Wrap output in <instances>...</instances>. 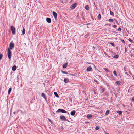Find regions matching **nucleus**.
I'll return each instance as SVG.
<instances>
[{
    "label": "nucleus",
    "mask_w": 134,
    "mask_h": 134,
    "mask_svg": "<svg viewBox=\"0 0 134 134\" xmlns=\"http://www.w3.org/2000/svg\"><path fill=\"white\" fill-rule=\"evenodd\" d=\"M48 120L51 122V123H52V121L49 119H48Z\"/></svg>",
    "instance_id": "40"
},
{
    "label": "nucleus",
    "mask_w": 134,
    "mask_h": 134,
    "mask_svg": "<svg viewBox=\"0 0 134 134\" xmlns=\"http://www.w3.org/2000/svg\"><path fill=\"white\" fill-rule=\"evenodd\" d=\"M113 73L114 74L115 76H117V72L115 70L113 72Z\"/></svg>",
    "instance_id": "25"
},
{
    "label": "nucleus",
    "mask_w": 134,
    "mask_h": 134,
    "mask_svg": "<svg viewBox=\"0 0 134 134\" xmlns=\"http://www.w3.org/2000/svg\"><path fill=\"white\" fill-rule=\"evenodd\" d=\"M120 83V82L119 81H117L115 82V83L117 85H119Z\"/></svg>",
    "instance_id": "29"
},
{
    "label": "nucleus",
    "mask_w": 134,
    "mask_h": 134,
    "mask_svg": "<svg viewBox=\"0 0 134 134\" xmlns=\"http://www.w3.org/2000/svg\"><path fill=\"white\" fill-rule=\"evenodd\" d=\"M15 113H16V112L14 111L13 112V114H15Z\"/></svg>",
    "instance_id": "45"
},
{
    "label": "nucleus",
    "mask_w": 134,
    "mask_h": 134,
    "mask_svg": "<svg viewBox=\"0 0 134 134\" xmlns=\"http://www.w3.org/2000/svg\"><path fill=\"white\" fill-rule=\"evenodd\" d=\"M101 15L100 14L98 15V16L97 19L98 20H100V19Z\"/></svg>",
    "instance_id": "28"
},
{
    "label": "nucleus",
    "mask_w": 134,
    "mask_h": 134,
    "mask_svg": "<svg viewBox=\"0 0 134 134\" xmlns=\"http://www.w3.org/2000/svg\"><path fill=\"white\" fill-rule=\"evenodd\" d=\"M85 9L87 10H88L89 9V7L88 5H86L85 7Z\"/></svg>",
    "instance_id": "17"
},
{
    "label": "nucleus",
    "mask_w": 134,
    "mask_h": 134,
    "mask_svg": "<svg viewBox=\"0 0 134 134\" xmlns=\"http://www.w3.org/2000/svg\"><path fill=\"white\" fill-rule=\"evenodd\" d=\"M104 70L106 72H107V71H108H108V70L106 69V68H104Z\"/></svg>",
    "instance_id": "34"
},
{
    "label": "nucleus",
    "mask_w": 134,
    "mask_h": 134,
    "mask_svg": "<svg viewBox=\"0 0 134 134\" xmlns=\"http://www.w3.org/2000/svg\"><path fill=\"white\" fill-rule=\"evenodd\" d=\"M61 72L62 73H63V74H69L70 75H73V74H69L67 72H66V71H64L62 70H61Z\"/></svg>",
    "instance_id": "9"
},
{
    "label": "nucleus",
    "mask_w": 134,
    "mask_h": 134,
    "mask_svg": "<svg viewBox=\"0 0 134 134\" xmlns=\"http://www.w3.org/2000/svg\"><path fill=\"white\" fill-rule=\"evenodd\" d=\"M60 120L62 121L65 120L66 119V118L63 115H61L60 116Z\"/></svg>",
    "instance_id": "7"
},
{
    "label": "nucleus",
    "mask_w": 134,
    "mask_h": 134,
    "mask_svg": "<svg viewBox=\"0 0 134 134\" xmlns=\"http://www.w3.org/2000/svg\"><path fill=\"white\" fill-rule=\"evenodd\" d=\"M128 40L131 42L132 43L133 42V41L131 39H128Z\"/></svg>",
    "instance_id": "32"
},
{
    "label": "nucleus",
    "mask_w": 134,
    "mask_h": 134,
    "mask_svg": "<svg viewBox=\"0 0 134 134\" xmlns=\"http://www.w3.org/2000/svg\"><path fill=\"white\" fill-rule=\"evenodd\" d=\"M111 77H113V75H111Z\"/></svg>",
    "instance_id": "43"
},
{
    "label": "nucleus",
    "mask_w": 134,
    "mask_h": 134,
    "mask_svg": "<svg viewBox=\"0 0 134 134\" xmlns=\"http://www.w3.org/2000/svg\"><path fill=\"white\" fill-rule=\"evenodd\" d=\"M76 3L73 4L71 6L70 8H71L72 9H74L76 7Z\"/></svg>",
    "instance_id": "6"
},
{
    "label": "nucleus",
    "mask_w": 134,
    "mask_h": 134,
    "mask_svg": "<svg viewBox=\"0 0 134 134\" xmlns=\"http://www.w3.org/2000/svg\"><path fill=\"white\" fill-rule=\"evenodd\" d=\"M64 81L65 83H67L69 82V79L68 78H64Z\"/></svg>",
    "instance_id": "14"
},
{
    "label": "nucleus",
    "mask_w": 134,
    "mask_h": 134,
    "mask_svg": "<svg viewBox=\"0 0 134 134\" xmlns=\"http://www.w3.org/2000/svg\"><path fill=\"white\" fill-rule=\"evenodd\" d=\"M82 18H83V19H84L83 18V17H82Z\"/></svg>",
    "instance_id": "51"
},
{
    "label": "nucleus",
    "mask_w": 134,
    "mask_h": 134,
    "mask_svg": "<svg viewBox=\"0 0 134 134\" xmlns=\"http://www.w3.org/2000/svg\"><path fill=\"white\" fill-rule=\"evenodd\" d=\"M8 101H7V103Z\"/></svg>",
    "instance_id": "53"
},
{
    "label": "nucleus",
    "mask_w": 134,
    "mask_h": 134,
    "mask_svg": "<svg viewBox=\"0 0 134 134\" xmlns=\"http://www.w3.org/2000/svg\"><path fill=\"white\" fill-rule=\"evenodd\" d=\"M116 113H118L119 114V115H121V114L122 113V112L121 111H117Z\"/></svg>",
    "instance_id": "24"
},
{
    "label": "nucleus",
    "mask_w": 134,
    "mask_h": 134,
    "mask_svg": "<svg viewBox=\"0 0 134 134\" xmlns=\"http://www.w3.org/2000/svg\"><path fill=\"white\" fill-rule=\"evenodd\" d=\"M112 27L114 28H116L117 27V26H116V25H113L112 26Z\"/></svg>",
    "instance_id": "36"
},
{
    "label": "nucleus",
    "mask_w": 134,
    "mask_h": 134,
    "mask_svg": "<svg viewBox=\"0 0 134 134\" xmlns=\"http://www.w3.org/2000/svg\"><path fill=\"white\" fill-rule=\"evenodd\" d=\"M132 110V109H131V108H130L129 107V109H127V110L128 111H131Z\"/></svg>",
    "instance_id": "39"
},
{
    "label": "nucleus",
    "mask_w": 134,
    "mask_h": 134,
    "mask_svg": "<svg viewBox=\"0 0 134 134\" xmlns=\"http://www.w3.org/2000/svg\"><path fill=\"white\" fill-rule=\"evenodd\" d=\"M99 128V126H97L95 128V130H98Z\"/></svg>",
    "instance_id": "31"
},
{
    "label": "nucleus",
    "mask_w": 134,
    "mask_h": 134,
    "mask_svg": "<svg viewBox=\"0 0 134 134\" xmlns=\"http://www.w3.org/2000/svg\"><path fill=\"white\" fill-rule=\"evenodd\" d=\"M109 112L110 111L109 110H107L105 113V115H108L109 114Z\"/></svg>",
    "instance_id": "18"
},
{
    "label": "nucleus",
    "mask_w": 134,
    "mask_h": 134,
    "mask_svg": "<svg viewBox=\"0 0 134 134\" xmlns=\"http://www.w3.org/2000/svg\"><path fill=\"white\" fill-rule=\"evenodd\" d=\"M52 13L55 19L57 18V15L56 13L54 11H53V12Z\"/></svg>",
    "instance_id": "8"
},
{
    "label": "nucleus",
    "mask_w": 134,
    "mask_h": 134,
    "mask_svg": "<svg viewBox=\"0 0 134 134\" xmlns=\"http://www.w3.org/2000/svg\"><path fill=\"white\" fill-rule=\"evenodd\" d=\"M119 57V55H114L113 57L114 58H117Z\"/></svg>",
    "instance_id": "26"
},
{
    "label": "nucleus",
    "mask_w": 134,
    "mask_h": 134,
    "mask_svg": "<svg viewBox=\"0 0 134 134\" xmlns=\"http://www.w3.org/2000/svg\"><path fill=\"white\" fill-rule=\"evenodd\" d=\"M87 100V99H86V100Z\"/></svg>",
    "instance_id": "50"
},
{
    "label": "nucleus",
    "mask_w": 134,
    "mask_h": 134,
    "mask_svg": "<svg viewBox=\"0 0 134 134\" xmlns=\"http://www.w3.org/2000/svg\"><path fill=\"white\" fill-rule=\"evenodd\" d=\"M94 94H98V93L96 92V90H94Z\"/></svg>",
    "instance_id": "37"
},
{
    "label": "nucleus",
    "mask_w": 134,
    "mask_h": 134,
    "mask_svg": "<svg viewBox=\"0 0 134 134\" xmlns=\"http://www.w3.org/2000/svg\"><path fill=\"white\" fill-rule=\"evenodd\" d=\"M25 29L24 27H23L22 31V33L23 35H24L25 33Z\"/></svg>",
    "instance_id": "19"
},
{
    "label": "nucleus",
    "mask_w": 134,
    "mask_h": 134,
    "mask_svg": "<svg viewBox=\"0 0 134 134\" xmlns=\"http://www.w3.org/2000/svg\"><path fill=\"white\" fill-rule=\"evenodd\" d=\"M46 20L47 21L48 23H50L51 22V20L50 18H47Z\"/></svg>",
    "instance_id": "15"
},
{
    "label": "nucleus",
    "mask_w": 134,
    "mask_h": 134,
    "mask_svg": "<svg viewBox=\"0 0 134 134\" xmlns=\"http://www.w3.org/2000/svg\"><path fill=\"white\" fill-rule=\"evenodd\" d=\"M92 69V67L90 66L89 67L87 68L86 69V71L87 72H89Z\"/></svg>",
    "instance_id": "10"
},
{
    "label": "nucleus",
    "mask_w": 134,
    "mask_h": 134,
    "mask_svg": "<svg viewBox=\"0 0 134 134\" xmlns=\"http://www.w3.org/2000/svg\"><path fill=\"white\" fill-rule=\"evenodd\" d=\"M110 15L113 16L114 15V13L111 11H110Z\"/></svg>",
    "instance_id": "30"
},
{
    "label": "nucleus",
    "mask_w": 134,
    "mask_h": 134,
    "mask_svg": "<svg viewBox=\"0 0 134 134\" xmlns=\"http://www.w3.org/2000/svg\"><path fill=\"white\" fill-rule=\"evenodd\" d=\"M92 117V115L91 114H88L87 115V117L88 119H90Z\"/></svg>",
    "instance_id": "16"
},
{
    "label": "nucleus",
    "mask_w": 134,
    "mask_h": 134,
    "mask_svg": "<svg viewBox=\"0 0 134 134\" xmlns=\"http://www.w3.org/2000/svg\"><path fill=\"white\" fill-rule=\"evenodd\" d=\"M14 43H10L9 44V49H12L14 47Z\"/></svg>",
    "instance_id": "5"
},
{
    "label": "nucleus",
    "mask_w": 134,
    "mask_h": 134,
    "mask_svg": "<svg viewBox=\"0 0 134 134\" xmlns=\"http://www.w3.org/2000/svg\"><path fill=\"white\" fill-rule=\"evenodd\" d=\"M67 113L69 115V112L66 111L65 110L63 109H58L56 111V113Z\"/></svg>",
    "instance_id": "1"
},
{
    "label": "nucleus",
    "mask_w": 134,
    "mask_h": 134,
    "mask_svg": "<svg viewBox=\"0 0 134 134\" xmlns=\"http://www.w3.org/2000/svg\"><path fill=\"white\" fill-rule=\"evenodd\" d=\"M95 82H98L97 81H95Z\"/></svg>",
    "instance_id": "48"
},
{
    "label": "nucleus",
    "mask_w": 134,
    "mask_h": 134,
    "mask_svg": "<svg viewBox=\"0 0 134 134\" xmlns=\"http://www.w3.org/2000/svg\"><path fill=\"white\" fill-rule=\"evenodd\" d=\"M75 110H74L73 111L71 112L70 114L72 116H74L75 114Z\"/></svg>",
    "instance_id": "13"
},
{
    "label": "nucleus",
    "mask_w": 134,
    "mask_h": 134,
    "mask_svg": "<svg viewBox=\"0 0 134 134\" xmlns=\"http://www.w3.org/2000/svg\"><path fill=\"white\" fill-rule=\"evenodd\" d=\"M108 21L109 22H113V19H111V18H110V19H109V20H108Z\"/></svg>",
    "instance_id": "27"
},
{
    "label": "nucleus",
    "mask_w": 134,
    "mask_h": 134,
    "mask_svg": "<svg viewBox=\"0 0 134 134\" xmlns=\"http://www.w3.org/2000/svg\"><path fill=\"white\" fill-rule=\"evenodd\" d=\"M122 42L123 43H125V41L124 40H122Z\"/></svg>",
    "instance_id": "41"
},
{
    "label": "nucleus",
    "mask_w": 134,
    "mask_h": 134,
    "mask_svg": "<svg viewBox=\"0 0 134 134\" xmlns=\"http://www.w3.org/2000/svg\"><path fill=\"white\" fill-rule=\"evenodd\" d=\"M16 69V65H14L12 68V70L13 71H15Z\"/></svg>",
    "instance_id": "12"
},
{
    "label": "nucleus",
    "mask_w": 134,
    "mask_h": 134,
    "mask_svg": "<svg viewBox=\"0 0 134 134\" xmlns=\"http://www.w3.org/2000/svg\"><path fill=\"white\" fill-rule=\"evenodd\" d=\"M41 96L43 97L46 100V96H45V94L43 93H42V94H41Z\"/></svg>",
    "instance_id": "22"
},
{
    "label": "nucleus",
    "mask_w": 134,
    "mask_h": 134,
    "mask_svg": "<svg viewBox=\"0 0 134 134\" xmlns=\"http://www.w3.org/2000/svg\"><path fill=\"white\" fill-rule=\"evenodd\" d=\"M121 29L120 27H119L118 29V31H121Z\"/></svg>",
    "instance_id": "35"
},
{
    "label": "nucleus",
    "mask_w": 134,
    "mask_h": 134,
    "mask_svg": "<svg viewBox=\"0 0 134 134\" xmlns=\"http://www.w3.org/2000/svg\"><path fill=\"white\" fill-rule=\"evenodd\" d=\"M54 94L57 97H58V98L59 97V96L58 95V94H57V92H54Z\"/></svg>",
    "instance_id": "21"
},
{
    "label": "nucleus",
    "mask_w": 134,
    "mask_h": 134,
    "mask_svg": "<svg viewBox=\"0 0 134 134\" xmlns=\"http://www.w3.org/2000/svg\"><path fill=\"white\" fill-rule=\"evenodd\" d=\"M105 134H109V133H106Z\"/></svg>",
    "instance_id": "49"
},
{
    "label": "nucleus",
    "mask_w": 134,
    "mask_h": 134,
    "mask_svg": "<svg viewBox=\"0 0 134 134\" xmlns=\"http://www.w3.org/2000/svg\"><path fill=\"white\" fill-rule=\"evenodd\" d=\"M88 123H89V122H85V123L86 124Z\"/></svg>",
    "instance_id": "44"
},
{
    "label": "nucleus",
    "mask_w": 134,
    "mask_h": 134,
    "mask_svg": "<svg viewBox=\"0 0 134 134\" xmlns=\"http://www.w3.org/2000/svg\"><path fill=\"white\" fill-rule=\"evenodd\" d=\"M7 51V54L8 56V58L9 59H10L11 58V52L10 50V49H9V48H8Z\"/></svg>",
    "instance_id": "3"
},
{
    "label": "nucleus",
    "mask_w": 134,
    "mask_h": 134,
    "mask_svg": "<svg viewBox=\"0 0 134 134\" xmlns=\"http://www.w3.org/2000/svg\"><path fill=\"white\" fill-rule=\"evenodd\" d=\"M19 110H18L16 112L17 113H18L19 112Z\"/></svg>",
    "instance_id": "46"
},
{
    "label": "nucleus",
    "mask_w": 134,
    "mask_h": 134,
    "mask_svg": "<svg viewBox=\"0 0 134 134\" xmlns=\"http://www.w3.org/2000/svg\"><path fill=\"white\" fill-rule=\"evenodd\" d=\"M99 90L100 91V93H103L105 91V88L103 87L102 86L100 87V88L99 89Z\"/></svg>",
    "instance_id": "4"
},
{
    "label": "nucleus",
    "mask_w": 134,
    "mask_h": 134,
    "mask_svg": "<svg viewBox=\"0 0 134 134\" xmlns=\"http://www.w3.org/2000/svg\"><path fill=\"white\" fill-rule=\"evenodd\" d=\"M12 90V88H9L8 89V94H10V92H11Z\"/></svg>",
    "instance_id": "23"
},
{
    "label": "nucleus",
    "mask_w": 134,
    "mask_h": 134,
    "mask_svg": "<svg viewBox=\"0 0 134 134\" xmlns=\"http://www.w3.org/2000/svg\"><path fill=\"white\" fill-rule=\"evenodd\" d=\"M3 56V55L2 54H0V59H1L2 58Z\"/></svg>",
    "instance_id": "33"
},
{
    "label": "nucleus",
    "mask_w": 134,
    "mask_h": 134,
    "mask_svg": "<svg viewBox=\"0 0 134 134\" xmlns=\"http://www.w3.org/2000/svg\"><path fill=\"white\" fill-rule=\"evenodd\" d=\"M110 44L112 46H115V44L114 43H110Z\"/></svg>",
    "instance_id": "38"
},
{
    "label": "nucleus",
    "mask_w": 134,
    "mask_h": 134,
    "mask_svg": "<svg viewBox=\"0 0 134 134\" xmlns=\"http://www.w3.org/2000/svg\"><path fill=\"white\" fill-rule=\"evenodd\" d=\"M21 112H22V110H21Z\"/></svg>",
    "instance_id": "52"
},
{
    "label": "nucleus",
    "mask_w": 134,
    "mask_h": 134,
    "mask_svg": "<svg viewBox=\"0 0 134 134\" xmlns=\"http://www.w3.org/2000/svg\"><path fill=\"white\" fill-rule=\"evenodd\" d=\"M60 2H61V3H63V4L65 3H66V0H63V1H62L60 0Z\"/></svg>",
    "instance_id": "20"
},
{
    "label": "nucleus",
    "mask_w": 134,
    "mask_h": 134,
    "mask_svg": "<svg viewBox=\"0 0 134 134\" xmlns=\"http://www.w3.org/2000/svg\"><path fill=\"white\" fill-rule=\"evenodd\" d=\"M11 30L12 31V34L13 35H14L15 34V28L13 26L11 27Z\"/></svg>",
    "instance_id": "2"
},
{
    "label": "nucleus",
    "mask_w": 134,
    "mask_h": 134,
    "mask_svg": "<svg viewBox=\"0 0 134 134\" xmlns=\"http://www.w3.org/2000/svg\"><path fill=\"white\" fill-rule=\"evenodd\" d=\"M68 64V63H66L64 64L63 65V68H66Z\"/></svg>",
    "instance_id": "11"
},
{
    "label": "nucleus",
    "mask_w": 134,
    "mask_h": 134,
    "mask_svg": "<svg viewBox=\"0 0 134 134\" xmlns=\"http://www.w3.org/2000/svg\"><path fill=\"white\" fill-rule=\"evenodd\" d=\"M113 33H115V31H113Z\"/></svg>",
    "instance_id": "47"
},
{
    "label": "nucleus",
    "mask_w": 134,
    "mask_h": 134,
    "mask_svg": "<svg viewBox=\"0 0 134 134\" xmlns=\"http://www.w3.org/2000/svg\"><path fill=\"white\" fill-rule=\"evenodd\" d=\"M131 100H134V97H133Z\"/></svg>",
    "instance_id": "42"
}]
</instances>
